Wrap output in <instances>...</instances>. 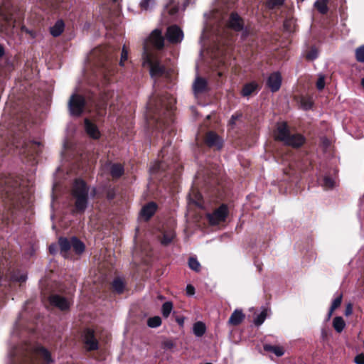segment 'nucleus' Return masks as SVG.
<instances>
[{
  "label": "nucleus",
  "mask_w": 364,
  "mask_h": 364,
  "mask_svg": "<svg viewBox=\"0 0 364 364\" xmlns=\"http://www.w3.org/2000/svg\"><path fill=\"white\" fill-rule=\"evenodd\" d=\"M14 145L17 149H21V154H28L29 153H31V154L33 155V149L36 146H40V143H31L27 142L25 139H15V141H14Z\"/></svg>",
  "instance_id": "obj_9"
},
{
  "label": "nucleus",
  "mask_w": 364,
  "mask_h": 364,
  "mask_svg": "<svg viewBox=\"0 0 364 364\" xmlns=\"http://www.w3.org/2000/svg\"><path fill=\"white\" fill-rule=\"evenodd\" d=\"M38 357L43 360V364L53 363L50 353L44 347L37 346L28 348L22 364H39L37 360Z\"/></svg>",
  "instance_id": "obj_2"
},
{
  "label": "nucleus",
  "mask_w": 364,
  "mask_h": 364,
  "mask_svg": "<svg viewBox=\"0 0 364 364\" xmlns=\"http://www.w3.org/2000/svg\"><path fill=\"white\" fill-rule=\"evenodd\" d=\"M218 75L219 77H221L223 75V73L221 71H218Z\"/></svg>",
  "instance_id": "obj_59"
},
{
  "label": "nucleus",
  "mask_w": 364,
  "mask_h": 364,
  "mask_svg": "<svg viewBox=\"0 0 364 364\" xmlns=\"http://www.w3.org/2000/svg\"><path fill=\"white\" fill-rule=\"evenodd\" d=\"M208 82L201 77L197 76L193 83V90L195 95L204 92L207 90Z\"/></svg>",
  "instance_id": "obj_16"
},
{
  "label": "nucleus",
  "mask_w": 364,
  "mask_h": 364,
  "mask_svg": "<svg viewBox=\"0 0 364 364\" xmlns=\"http://www.w3.org/2000/svg\"><path fill=\"white\" fill-rule=\"evenodd\" d=\"M178 11V8L176 6H171V4L166 5L165 11L163 15H165V13L167 12L170 16L171 20L173 21L176 18V15Z\"/></svg>",
  "instance_id": "obj_35"
},
{
  "label": "nucleus",
  "mask_w": 364,
  "mask_h": 364,
  "mask_svg": "<svg viewBox=\"0 0 364 364\" xmlns=\"http://www.w3.org/2000/svg\"><path fill=\"white\" fill-rule=\"evenodd\" d=\"M12 279L18 282H24L27 279V276L25 274L16 273L12 276Z\"/></svg>",
  "instance_id": "obj_47"
},
{
  "label": "nucleus",
  "mask_w": 364,
  "mask_h": 364,
  "mask_svg": "<svg viewBox=\"0 0 364 364\" xmlns=\"http://www.w3.org/2000/svg\"><path fill=\"white\" fill-rule=\"evenodd\" d=\"M1 60H3V57H4V50H3L2 48H1Z\"/></svg>",
  "instance_id": "obj_58"
},
{
  "label": "nucleus",
  "mask_w": 364,
  "mask_h": 364,
  "mask_svg": "<svg viewBox=\"0 0 364 364\" xmlns=\"http://www.w3.org/2000/svg\"><path fill=\"white\" fill-rule=\"evenodd\" d=\"M173 309V304L171 301H166L163 304L161 313L164 318H168Z\"/></svg>",
  "instance_id": "obj_37"
},
{
  "label": "nucleus",
  "mask_w": 364,
  "mask_h": 364,
  "mask_svg": "<svg viewBox=\"0 0 364 364\" xmlns=\"http://www.w3.org/2000/svg\"><path fill=\"white\" fill-rule=\"evenodd\" d=\"M166 37L168 42L177 44L183 41V32L176 25L170 26L167 28Z\"/></svg>",
  "instance_id": "obj_6"
},
{
  "label": "nucleus",
  "mask_w": 364,
  "mask_h": 364,
  "mask_svg": "<svg viewBox=\"0 0 364 364\" xmlns=\"http://www.w3.org/2000/svg\"><path fill=\"white\" fill-rule=\"evenodd\" d=\"M301 102L303 109L306 110L311 109L312 107V102L310 100L302 99Z\"/></svg>",
  "instance_id": "obj_49"
},
{
  "label": "nucleus",
  "mask_w": 364,
  "mask_h": 364,
  "mask_svg": "<svg viewBox=\"0 0 364 364\" xmlns=\"http://www.w3.org/2000/svg\"><path fill=\"white\" fill-rule=\"evenodd\" d=\"M58 251V245L56 244H51L49 246V252L52 255H55Z\"/></svg>",
  "instance_id": "obj_53"
},
{
  "label": "nucleus",
  "mask_w": 364,
  "mask_h": 364,
  "mask_svg": "<svg viewBox=\"0 0 364 364\" xmlns=\"http://www.w3.org/2000/svg\"><path fill=\"white\" fill-rule=\"evenodd\" d=\"M321 185L325 188H331L334 186V181L329 176H324L321 181Z\"/></svg>",
  "instance_id": "obj_41"
},
{
  "label": "nucleus",
  "mask_w": 364,
  "mask_h": 364,
  "mask_svg": "<svg viewBox=\"0 0 364 364\" xmlns=\"http://www.w3.org/2000/svg\"><path fill=\"white\" fill-rule=\"evenodd\" d=\"M83 341L87 350H94L98 348V341L95 336L93 330L87 328L83 332Z\"/></svg>",
  "instance_id": "obj_8"
},
{
  "label": "nucleus",
  "mask_w": 364,
  "mask_h": 364,
  "mask_svg": "<svg viewBox=\"0 0 364 364\" xmlns=\"http://www.w3.org/2000/svg\"><path fill=\"white\" fill-rule=\"evenodd\" d=\"M157 208V205L154 202H150L143 206L141 210L140 215L144 218L146 220H149L155 213Z\"/></svg>",
  "instance_id": "obj_18"
},
{
  "label": "nucleus",
  "mask_w": 364,
  "mask_h": 364,
  "mask_svg": "<svg viewBox=\"0 0 364 364\" xmlns=\"http://www.w3.org/2000/svg\"><path fill=\"white\" fill-rule=\"evenodd\" d=\"M205 143L208 146L215 147L217 149H220L223 146L222 139L213 132H210L207 134Z\"/></svg>",
  "instance_id": "obj_14"
},
{
  "label": "nucleus",
  "mask_w": 364,
  "mask_h": 364,
  "mask_svg": "<svg viewBox=\"0 0 364 364\" xmlns=\"http://www.w3.org/2000/svg\"><path fill=\"white\" fill-rule=\"evenodd\" d=\"M188 267L192 270L198 272L200 270V264L195 257H190L188 259Z\"/></svg>",
  "instance_id": "obj_38"
},
{
  "label": "nucleus",
  "mask_w": 364,
  "mask_h": 364,
  "mask_svg": "<svg viewBox=\"0 0 364 364\" xmlns=\"http://www.w3.org/2000/svg\"><path fill=\"white\" fill-rule=\"evenodd\" d=\"M305 141V138L300 134H291L285 142V145L294 148L300 147Z\"/></svg>",
  "instance_id": "obj_20"
},
{
  "label": "nucleus",
  "mask_w": 364,
  "mask_h": 364,
  "mask_svg": "<svg viewBox=\"0 0 364 364\" xmlns=\"http://www.w3.org/2000/svg\"><path fill=\"white\" fill-rule=\"evenodd\" d=\"M176 234L173 230H168L166 231L164 233L162 240H161V244L164 245H169L175 237Z\"/></svg>",
  "instance_id": "obj_34"
},
{
  "label": "nucleus",
  "mask_w": 364,
  "mask_h": 364,
  "mask_svg": "<svg viewBox=\"0 0 364 364\" xmlns=\"http://www.w3.org/2000/svg\"><path fill=\"white\" fill-rule=\"evenodd\" d=\"M71 247L77 254H81L85 250L84 244L75 237L71 238Z\"/></svg>",
  "instance_id": "obj_27"
},
{
  "label": "nucleus",
  "mask_w": 364,
  "mask_h": 364,
  "mask_svg": "<svg viewBox=\"0 0 364 364\" xmlns=\"http://www.w3.org/2000/svg\"><path fill=\"white\" fill-rule=\"evenodd\" d=\"M85 105V98L80 95L73 94L68 101V108L72 116L79 117L83 112Z\"/></svg>",
  "instance_id": "obj_3"
},
{
  "label": "nucleus",
  "mask_w": 364,
  "mask_h": 364,
  "mask_svg": "<svg viewBox=\"0 0 364 364\" xmlns=\"http://www.w3.org/2000/svg\"><path fill=\"white\" fill-rule=\"evenodd\" d=\"M85 128L87 134L93 139L100 137V132L96 125L90 122L87 119H85Z\"/></svg>",
  "instance_id": "obj_22"
},
{
  "label": "nucleus",
  "mask_w": 364,
  "mask_h": 364,
  "mask_svg": "<svg viewBox=\"0 0 364 364\" xmlns=\"http://www.w3.org/2000/svg\"><path fill=\"white\" fill-rule=\"evenodd\" d=\"M4 187L1 188V193L4 191L8 195V197L13 199L12 195L18 196L21 193V188L19 181L14 177H9L4 181Z\"/></svg>",
  "instance_id": "obj_5"
},
{
  "label": "nucleus",
  "mask_w": 364,
  "mask_h": 364,
  "mask_svg": "<svg viewBox=\"0 0 364 364\" xmlns=\"http://www.w3.org/2000/svg\"><path fill=\"white\" fill-rule=\"evenodd\" d=\"M50 303L60 310L68 309L70 302L68 299L58 294L52 295L49 298Z\"/></svg>",
  "instance_id": "obj_10"
},
{
  "label": "nucleus",
  "mask_w": 364,
  "mask_h": 364,
  "mask_svg": "<svg viewBox=\"0 0 364 364\" xmlns=\"http://www.w3.org/2000/svg\"><path fill=\"white\" fill-rule=\"evenodd\" d=\"M263 348L265 351L272 352L277 357L282 356L284 353V350L281 346L264 344Z\"/></svg>",
  "instance_id": "obj_26"
},
{
  "label": "nucleus",
  "mask_w": 364,
  "mask_h": 364,
  "mask_svg": "<svg viewBox=\"0 0 364 364\" xmlns=\"http://www.w3.org/2000/svg\"><path fill=\"white\" fill-rule=\"evenodd\" d=\"M355 58L358 62L364 63V45L355 49Z\"/></svg>",
  "instance_id": "obj_44"
},
{
  "label": "nucleus",
  "mask_w": 364,
  "mask_h": 364,
  "mask_svg": "<svg viewBox=\"0 0 364 364\" xmlns=\"http://www.w3.org/2000/svg\"><path fill=\"white\" fill-rule=\"evenodd\" d=\"M161 168H162V164L161 162H157L155 165H154L151 168V171L152 172H155L158 170H160Z\"/></svg>",
  "instance_id": "obj_54"
},
{
  "label": "nucleus",
  "mask_w": 364,
  "mask_h": 364,
  "mask_svg": "<svg viewBox=\"0 0 364 364\" xmlns=\"http://www.w3.org/2000/svg\"><path fill=\"white\" fill-rule=\"evenodd\" d=\"M325 87V76L323 74H319L316 81V87L318 90H322Z\"/></svg>",
  "instance_id": "obj_46"
},
{
  "label": "nucleus",
  "mask_w": 364,
  "mask_h": 364,
  "mask_svg": "<svg viewBox=\"0 0 364 364\" xmlns=\"http://www.w3.org/2000/svg\"><path fill=\"white\" fill-rule=\"evenodd\" d=\"M90 187L81 179H77L74 182L72 196L75 200V208L77 213H82L85 211L89 203V196L94 197L96 190L92 188L90 191Z\"/></svg>",
  "instance_id": "obj_1"
},
{
  "label": "nucleus",
  "mask_w": 364,
  "mask_h": 364,
  "mask_svg": "<svg viewBox=\"0 0 364 364\" xmlns=\"http://www.w3.org/2000/svg\"><path fill=\"white\" fill-rule=\"evenodd\" d=\"M228 215V208L225 204H222L218 208L212 213L207 214L208 222L212 225H218L224 222Z\"/></svg>",
  "instance_id": "obj_4"
},
{
  "label": "nucleus",
  "mask_w": 364,
  "mask_h": 364,
  "mask_svg": "<svg viewBox=\"0 0 364 364\" xmlns=\"http://www.w3.org/2000/svg\"><path fill=\"white\" fill-rule=\"evenodd\" d=\"M342 297H343L342 294L337 293V295L335 297V299L333 300L331 306L330 307L331 309V311H334L338 306H340L341 301H342Z\"/></svg>",
  "instance_id": "obj_42"
},
{
  "label": "nucleus",
  "mask_w": 364,
  "mask_h": 364,
  "mask_svg": "<svg viewBox=\"0 0 364 364\" xmlns=\"http://www.w3.org/2000/svg\"><path fill=\"white\" fill-rule=\"evenodd\" d=\"M333 326L336 332L341 333L346 326V322L341 316H336L333 320Z\"/></svg>",
  "instance_id": "obj_28"
},
{
  "label": "nucleus",
  "mask_w": 364,
  "mask_h": 364,
  "mask_svg": "<svg viewBox=\"0 0 364 364\" xmlns=\"http://www.w3.org/2000/svg\"><path fill=\"white\" fill-rule=\"evenodd\" d=\"M5 31H6V32H9V28L6 27V28H5Z\"/></svg>",
  "instance_id": "obj_62"
},
{
  "label": "nucleus",
  "mask_w": 364,
  "mask_h": 364,
  "mask_svg": "<svg viewBox=\"0 0 364 364\" xmlns=\"http://www.w3.org/2000/svg\"><path fill=\"white\" fill-rule=\"evenodd\" d=\"M258 87V84L256 82H251L244 85L241 94L244 97L250 96Z\"/></svg>",
  "instance_id": "obj_25"
},
{
  "label": "nucleus",
  "mask_w": 364,
  "mask_h": 364,
  "mask_svg": "<svg viewBox=\"0 0 364 364\" xmlns=\"http://www.w3.org/2000/svg\"><path fill=\"white\" fill-rule=\"evenodd\" d=\"M355 362L356 364H364V355L360 354L355 356Z\"/></svg>",
  "instance_id": "obj_51"
},
{
  "label": "nucleus",
  "mask_w": 364,
  "mask_h": 364,
  "mask_svg": "<svg viewBox=\"0 0 364 364\" xmlns=\"http://www.w3.org/2000/svg\"><path fill=\"white\" fill-rule=\"evenodd\" d=\"M156 124H157V126H159V128H162L161 124L162 123L161 122V119H156Z\"/></svg>",
  "instance_id": "obj_57"
},
{
  "label": "nucleus",
  "mask_w": 364,
  "mask_h": 364,
  "mask_svg": "<svg viewBox=\"0 0 364 364\" xmlns=\"http://www.w3.org/2000/svg\"><path fill=\"white\" fill-rule=\"evenodd\" d=\"M328 0H316L314 3L315 8L322 14H325L328 11Z\"/></svg>",
  "instance_id": "obj_31"
},
{
  "label": "nucleus",
  "mask_w": 364,
  "mask_h": 364,
  "mask_svg": "<svg viewBox=\"0 0 364 364\" xmlns=\"http://www.w3.org/2000/svg\"><path fill=\"white\" fill-rule=\"evenodd\" d=\"M228 26L236 31H243L244 29L242 18L235 13L230 15Z\"/></svg>",
  "instance_id": "obj_19"
},
{
  "label": "nucleus",
  "mask_w": 364,
  "mask_h": 364,
  "mask_svg": "<svg viewBox=\"0 0 364 364\" xmlns=\"http://www.w3.org/2000/svg\"><path fill=\"white\" fill-rule=\"evenodd\" d=\"M151 43L158 49H161L164 45V38L160 30L155 29L149 36Z\"/></svg>",
  "instance_id": "obj_15"
},
{
  "label": "nucleus",
  "mask_w": 364,
  "mask_h": 364,
  "mask_svg": "<svg viewBox=\"0 0 364 364\" xmlns=\"http://www.w3.org/2000/svg\"><path fill=\"white\" fill-rule=\"evenodd\" d=\"M112 287L116 292L121 294L124 291V283L121 279L117 278L112 282Z\"/></svg>",
  "instance_id": "obj_36"
},
{
  "label": "nucleus",
  "mask_w": 364,
  "mask_h": 364,
  "mask_svg": "<svg viewBox=\"0 0 364 364\" xmlns=\"http://www.w3.org/2000/svg\"><path fill=\"white\" fill-rule=\"evenodd\" d=\"M103 55L102 65L106 71L109 72L110 67L115 64L117 54L114 50L109 49Z\"/></svg>",
  "instance_id": "obj_11"
},
{
  "label": "nucleus",
  "mask_w": 364,
  "mask_h": 364,
  "mask_svg": "<svg viewBox=\"0 0 364 364\" xmlns=\"http://www.w3.org/2000/svg\"><path fill=\"white\" fill-rule=\"evenodd\" d=\"M353 313V306L351 304H348L346 307V309H345V315L346 316H348L350 315H351Z\"/></svg>",
  "instance_id": "obj_52"
},
{
  "label": "nucleus",
  "mask_w": 364,
  "mask_h": 364,
  "mask_svg": "<svg viewBox=\"0 0 364 364\" xmlns=\"http://www.w3.org/2000/svg\"><path fill=\"white\" fill-rule=\"evenodd\" d=\"M165 107H166L167 109H171V105L168 106L167 105H166L164 102L163 99H160L159 103L158 102L155 103L154 102L153 99H150L149 102L148 103L149 112H156L159 116L161 114V112H162L161 109Z\"/></svg>",
  "instance_id": "obj_17"
},
{
  "label": "nucleus",
  "mask_w": 364,
  "mask_h": 364,
  "mask_svg": "<svg viewBox=\"0 0 364 364\" xmlns=\"http://www.w3.org/2000/svg\"><path fill=\"white\" fill-rule=\"evenodd\" d=\"M287 21H286L284 23V26L286 27V26H287Z\"/></svg>",
  "instance_id": "obj_61"
},
{
  "label": "nucleus",
  "mask_w": 364,
  "mask_h": 364,
  "mask_svg": "<svg viewBox=\"0 0 364 364\" xmlns=\"http://www.w3.org/2000/svg\"><path fill=\"white\" fill-rule=\"evenodd\" d=\"M318 56V50L315 48V47H313L311 48V50L306 54V58L308 60H314L315 59H316Z\"/></svg>",
  "instance_id": "obj_45"
},
{
  "label": "nucleus",
  "mask_w": 364,
  "mask_h": 364,
  "mask_svg": "<svg viewBox=\"0 0 364 364\" xmlns=\"http://www.w3.org/2000/svg\"><path fill=\"white\" fill-rule=\"evenodd\" d=\"M4 20L6 23L7 26L11 28H14L16 26V18L14 16L13 14H11L9 16H4L1 13V22ZM3 31V24L1 23V32Z\"/></svg>",
  "instance_id": "obj_32"
},
{
  "label": "nucleus",
  "mask_w": 364,
  "mask_h": 364,
  "mask_svg": "<svg viewBox=\"0 0 364 364\" xmlns=\"http://www.w3.org/2000/svg\"><path fill=\"white\" fill-rule=\"evenodd\" d=\"M186 294L188 296H193L195 294V288L191 284H188L186 286Z\"/></svg>",
  "instance_id": "obj_50"
},
{
  "label": "nucleus",
  "mask_w": 364,
  "mask_h": 364,
  "mask_svg": "<svg viewBox=\"0 0 364 364\" xmlns=\"http://www.w3.org/2000/svg\"><path fill=\"white\" fill-rule=\"evenodd\" d=\"M362 85L364 87V78L362 80Z\"/></svg>",
  "instance_id": "obj_60"
},
{
  "label": "nucleus",
  "mask_w": 364,
  "mask_h": 364,
  "mask_svg": "<svg viewBox=\"0 0 364 364\" xmlns=\"http://www.w3.org/2000/svg\"><path fill=\"white\" fill-rule=\"evenodd\" d=\"M144 63L149 65L150 68V75L153 78L163 76L166 73V68L159 61L152 60L149 55H146Z\"/></svg>",
  "instance_id": "obj_7"
},
{
  "label": "nucleus",
  "mask_w": 364,
  "mask_h": 364,
  "mask_svg": "<svg viewBox=\"0 0 364 364\" xmlns=\"http://www.w3.org/2000/svg\"><path fill=\"white\" fill-rule=\"evenodd\" d=\"M205 364H212V363H205Z\"/></svg>",
  "instance_id": "obj_63"
},
{
  "label": "nucleus",
  "mask_w": 364,
  "mask_h": 364,
  "mask_svg": "<svg viewBox=\"0 0 364 364\" xmlns=\"http://www.w3.org/2000/svg\"><path fill=\"white\" fill-rule=\"evenodd\" d=\"M58 244L60 249V254L64 257H67L68 252L71 248V240H68L66 237H60Z\"/></svg>",
  "instance_id": "obj_24"
},
{
  "label": "nucleus",
  "mask_w": 364,
  "mask_h": 364,
  "mask_svg": "<svg viewBox=\"0 0 364 364\" xmlns=\"http://www.w3.org/2000/svg\"><path fill=\"white\" fill-rule=\"evenodd\" d=\"M161 324V318L159 316L151 317L147 321V325L151 328H157Z\"/></svg>",
  "instance_id": "obj_39"
},
{
  "label": "nucleus",
  "mask_w": 364,
  "mask_h": 364,
  "mask_svg": "<svg viewBox=\"0 0 364 364\" xmlns=\"http://www.w3.org/2000/svg\"><path fill=\"white\" fill-rule=\"evenodd\" d=\"M65 28V23L63 20H58L55 24L50 28V34L54 37L61 35Z\"/></svg>",
  "instance_id": "obj_23"
},
{
  "label": "nucleus",
  "mask_w": 364,
  "mask_h": 364,
  "mask_svg": "<svg viewBox=\"0 0 364 364\" xmlns=\"http://www.w3.org/2000/svg\"><path fill=\"white\" fill-rule=\"evenodd\" d=\"M240 117V115H239V114H233V115H232L231 119L230 120V124H232V125H234L235 124V121L237 119H239Z\"/></svg>",
  "instance_id": "obj_55"
},
{
  "label": "nucleus",
  "mask_w": 364,
  "mask_h": 364,
  "mask_svg": "<svg viewBox=\"0 0 364 364\" xmlns=\"http://www.w3.org/2000/svg\"><path fill=\"white\" fill-rule=\"evenodd\" d=\"M205 326L203 322L198 321L193 325V333L196 336L200 337L205 332Z\"/></svg>",
  "instance_id": "obj_33"
},
{
  "label": "nucleus",
  "mask_w": 364,
  "mask_h": 364,
  "mask_svg": "<svg viewBox=\"0 0 364 364\" xmlns=\"http://www.w3.org/2000/svg\"><path fill=\"white\" fill-rule=\"evenodd\" d=\"M245 315L241 309H235L231 314L228 323L232 326H237L240 324L245 319Z\"/></svg>",
  "instance_id": "obj_21"
},
{
  "label": "nucleus",
  "mask_w": 364,
  "mask_h": 364,
  "mask_svg": "<svg viewBox=\"0 0 364 364\" xmlns=\"http://www.w3.org/2000/svg\"><path fill=\"white\" fill-rule=\"evenodd\" d=\"M291 135L290 131L286 122H282L277 126L275 139L285 144Z\"/></svg>",
  "instance_id": "obj_12"
},
{
  "label": "nucleus",
  "mask_w": 364,
  "mask_h": 364,
  "mask_svg": "<svg viewBox=\"0 0 364 364\" xmlns=\"http://www.w3.org/2000/svg\"><path fill=\"white\" fill-rule=\"evenodd\" d=\"M284 3V0H267L266 6L269 9H276Z\"/></svg>",
  "instance_id": "obj_40"
},
{
  "label": "nucleus",
  "mask_w": 364,
  "mask_h": 364,
  "mask_svg": "<svg viewBox=\"0 0 364 364\" xmlns=\"http://www.w3.org/2000/svg\"><path fill=\"white\" fill-rule=\"evenodd\" d=\"M156 6V0H141L139 7L142 11H151Z\"/></svg>",
  "instance_id": "obj_29"
},
{
  "label": "nucleus",
  "mask_w": 364,
  "mask_h": 364,
  "mask_svg": "<svg viewBox=\"0 0 364 364\" xmlns=\"http://www.w3.org/2000/svg\"><path fill=\"white\" fill-rule=\"evenodd\" d=\"M333 311H331V309L330 308L329 311H328V313L327 314V316H326V320H329L332 316V314H333Z\"/></svg>",
  "instance_id": "obj_56"
},
{
  "label": "nucleus",
  "mask_w": 364,
  "mask_h": 364,
  "mask_svg": "<svg viewBox=\"0 0 364 364\" xmlns=\"http://www.w3.org/2000/svg\"><path fill=\"white\" fill-rule=\"evenodd\" d=\"M267 86L272 92H276L279 90L282 84V76L279 73H272L267 81Z\"/></svg>",
  "instance_id": "obj_13"
},
{
  "label": "nucleus",
  "mask_w": 364,
  "mask_h": 364,
  "mask_svg": "<svg viewBox=\"0 0 364 364\" xmlns=\"http://www.w3.org/2000/svg\"><path fill=\"white\" fill-rule=\"evenodd\" d=\"M267 317V311L266 310L262 311L259 314H258L254 320V323L256 326L262 325L265 321Z\"/></svg>",
  "instance_id": "obj_43"
},
{
  "label": "nucleus",
  "mask_w": 364,
  "mask_h": 364,
  "mask_svg": "<svg viewBox=\"0 0 364 364\" xmlns=\"http://www.w3.org/2000/svg\"><path fill=\"white\" fill-rule=\"evenodd\" d=\"M124 173V167L119 164H113L110 167V173L114 178L120 177Z\"/></svg>",
  "instance_id": "obj_30"
},
{
  "label": "nucleus",
  "mask_w": 364,
  "mask_h": 364,
  "mask_svg": "<svg viewBox=\"0 0 364 364\" xmlns=\"http://www.w3.org/2000/svg\"><path fill=\"white\" fill-rule=\"evenodd\" d=\"M128 58V51L126 50L125 46H124L122 48V53H121V58L119 61V65L121 66H124V62L126 61Z\"/></svg>",
  "instance_id": "obj_48"
}]
</instances>
